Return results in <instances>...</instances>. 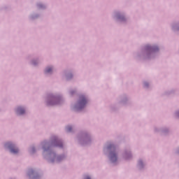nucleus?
<instances>
[{
  "instance_id": "nucleus-9",
  "label": "nucleus",
  "mask_w": 179,
  "mask_h": 179,
  "mask_svg": "<svg viewBox=\"0 0 179 179\" xmlns=\"http://www.w3.org/2000/svg\"><path fill=\"white\" fill-rule=\"evenodd\" d=\"M85 179H90V177L87 176V177L85 178Z\"/></svg>"
},
{
  "instance_id": "nucleus-3",
  "label": "nucleus",
  "mask_w": 179,
  "mask_h": 179,
  "mask_svg": "<svg viewBox=\"0 0 179 179\" xmlns=\"http://www.w3.org/2000/svg\"><path fill=\"white\" fill-rule=\"evenodd\" d=\"M6 146L10 149L11 153H17V152H19V150L15 148V145H13L12 143H6Z\"/></svg>"
},
{
  "instance_id": "nucleus-10",
  "label": "nucleus",
  "mask_w": 179,
  "mask_h": 179,
  "mask_svg": "<svg viewBox=\"0 0 179 179\" xmlns=\"http://www.w3.org/2000/svg\"><path fill=\"white\" fill-rule=\"evenodd\" d=\"M140 164H142V162L141 161H140Z\"/></svg>"
},
{
  "instance_id": "nucleus-1",
  "label": "nucleus",
  "mask_w": 179,
  "mask_h": 179,
  "mask_svg": "<svg viewBox=\"0 0 179 179\" xmlns=\"http://www.w3.org/2000/svg\"><path fill=\"white\" fill-rule=\"evenodd\" d=\"M108 150H110V160L114 163V162H117V154H115V147L113 145H110L108 147Z\"/></svg>"
},
{
  "instance_id": "nucleus-5",
  "label": "nucleus",
  "mask_w": 179,
  "mask_h": 179,
  "mask_svg": "<svg viewBox=\"0 0 179 179\" xmlns=\"http://www.w3.org/2000/svg\"><path fill=\"white\" fill-rule=\"evenodd\" d=\"M45 73H51V72H52V68L51 67H48L46 69H45Z\"/></svg>"
},
{
  "instance_id": "nucleus-8",
  "label": "nucleus",
  "mask_w": 179,
  "mask_h": 179,
  "mask_svg": "<svg viewBox=\"0 0 179 179\" xmlns=\"http://www.w3.org/2000/svg\"><path fill=\"white\" fill-rule=\"evenodd\" d=\"M66 129H67V131H68V132H71V131H72V127L68 126V127H66Z\"/></svg>"
},
{
  "instance_id": "nucleus-2",
  "label": "nucleus",
  "mask_w": 179,
  "mask_h": 179,
  "mask_svg": "<svg viewBox=\"0 0 179 179\" xmlns=\"http://www.w3.org/2000/svg\"><path fill=\"white\" fill-rule=\"evenodd\" d=\"M87 103V99H86V97H85V96L81 95L80 96V100L78 101L77 110H82V108H83Z\"/></svg>"
},
{
  "instance_id": "nucleus-4",
  "label": "nucleus",
  "mask_w": 179,
  "mask_h": 179,
  "mask_svg": "<svg viewBox=\"0 0 179 179\" xmlns=\"http://www.w3.org/2000/svg\"><path fill=\"white\" fill-rule=\"evenodd\" d=\"M17 113L20 115H22V114H24V110L22 107H19L17 109Z\"/></svg>"
},
{
  "instance_id": "nucleus-11",
  "label": "nucleus",
  "mask_w": 179,
  "mask_h": 179,
  "mask_svg": "<svg viewBox=\"0 0 179 179\" xmlns=\"http://www.w3.org/2000/svg\"><path fill=\"white\" fill-rule=\"evenodd\" d=\"M145 86H148V83H145Z\"/></svg>"
},
{
  "instance_id": "nucleus-7",
  "label": "nucleus",
  "mask_w": 179,
  "mask_h": 179,
  "mask_svg": "<svg viewBox=\"0 0 179 179\" xmlns=\"http://www.w3.org/2000/svg\"><path fill=\"white\" fill-rule=\"evenodd\" d=\"M150 50L151 51H157V50H159V48H157V47H152V48H150Z\"/></svg>"
},
{
  "instance_id": "nucleus-6",
  "label": "nucleus",
  "mask_w": 179,
  "mask_h": 179,
  "mask_svg": "<svg viewBox=\"0 0 179 179\" xmlns=\"http://www.w3.org/2000/svg\"><path fill=\"white\" fill-rule=\"evenodd\" d=\"M55 142L56 143H58V144H56L57 146H59V148H62V143H61V141H59V140H55Z\"/></svg>"
}]
</instances>
